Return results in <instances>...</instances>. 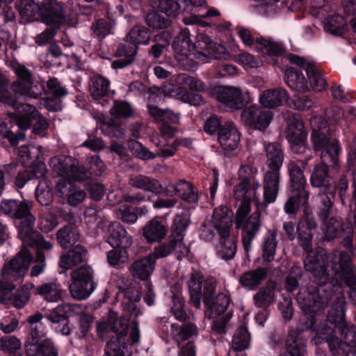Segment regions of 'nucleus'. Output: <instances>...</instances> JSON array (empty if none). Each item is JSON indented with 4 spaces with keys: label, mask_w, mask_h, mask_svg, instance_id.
Wrapping results in <instances>:
<instances>
[{
    "label": "nucleus",
    "mask_w": 356,
    "mask_h": 356,
    "mask_svg": "<svg viewBox=\"0 0 356 356\" xmlns=\"http://www.w3.org/2000/svg\"><path fill=\"white\" fill-rule=\"evenodd\" d=\"M286 138L293 153L301 154L310 152L307 144V132L300 115H295L289 119Z\"/></svg>",
    "instance_id": "15"
},
{
    "label": "nucleus",
    "mask_w": 356,
    "mask_h": 356,
    "mask_svg": "<svg viewBox=\"0 0 356 356\" xmlns=\"http://www.w3.org/2000/svg\"><path fill=\"white\" fill-rule=\"evenodd\" d=\"M110 113L115 118H129L134 116V109L132 105L124 101H115L110 110Z\"/></svg>",
    "instance_id": "57"
},
{
    "label": "nucleus",
    "mask_w": 356,
    "mask_h": 356,
    "mask_svg": "<svg viewBox=\"0 0 356 356\" xmlns=\"http://www.w3.org/2000/svg\"><path fill=\"white\" fill-rule=\"evenodd\" d=\"M250 346V334L247 328L239 327L232 341V346L234 350L241 352L249 348Z\"/></svg>",
    "instance_id": "55"
},
{
    "label": "nucleus",
    "mask_w": 356,
    "mask_h": 356,
    "mask_svg": "<svg viewBox=\"0 0 356 356\" xmlns=\"http://www.w3.org/2000/svg\"><path fill=\"white\" fill-rule=\"evenodd\" d=\"M19 13L22 17L29 22L41 18L48 25H60L65 22L64 4L56 1L43 2L40 5L26 1L22 3Z\"/></svg>",
    "instance_id": "7"
},
{
    "label": "nucleus",
    "mask_w": 356,
    "mask_h": 356,
    "mask_svg": "<svg viewBox=\"0 0 356 356\" xmlns=\"http://www.w3.org/2000/svg\"><path fill=\"white\" fill-rule=\"evenodd\" d=\"M256 47L259 51L269 56L281 55L284 50L281 44L263 37L257 38Z\"/></svg>",
    "instance_id": "53"
},
{
    "label": "nucleus",
    "mask_w": 356,
    "mask_h": 356,
    "mask_svg": "<svg viewBox=\"0 0 356 356\" xmlns=\"http://www.w3.org/2000/svg\"><path fill=\"white\" fill-rule=\"evenodd\" d=\"M110 81L101 75H95L90 78L89 91L95 100H100L107 96Z\"/></svg>",
    "instance_id": "45"
},
{
    "label": "nucleus",
    "mask_w": 356,
    "mask_h": 356,
    "mask_svg": "<svg viewBox=\"0 0 356 356\" xmlns=\"http://www.w3.org/2000/svg\"><path fill=\"white\" fill-rule=\"evenodd\" d=\"M232 317V312H228L222 316L215 318L211 324V333L223 336L227 332V325Z\"/></svg>",
    "instance_id": "61"
},
{
    "label": "nucleus",
    "mask_w": 356,
    "mask_h": 356,
    "mask_svg": "<svg viewBox=\"0 0 356 356\" xmlns=\"http://www.w3.org/2000/svg\"><path fill=\"white\" fill-rule=\"evenodd\" d=\"M56 239L62 248L67 249L76 245L81 239V234L76 227L69 225L58 230Z\"/></svg>",
    "instance_id": "37"
},
{
    "label": "nucleus",
    "mask_w": 356,
    "mask_h": 356,
    "mask_svg": "<svg viewBox=\"0 0 356 356\" xmlns=\"http://www.w3.org/2000/svg\"><path fill=\"white\" fill-rule=\"evenodd\" d=\"M203 278L200 272L195 271L191 274L188 284L191 301L196 308L200 307L202 297L205 305H208L209 299L216 292V286L212 282H205L202 291Z\"/></svg>",
    "instance_id": "16"
},
{
    "label": "nucleus",
    "mask_w": 356,
    "mask_h": 356,
    "mask_svg": "<svg viewBox=\"0 0 356 356\" xmlns=\"http://www.w3.org/2000/svg\"><path fill=\"white\" fill-rule=\"evenodd\" d=\"M267 277V270L264 268H257L243 273L239 282L241 286L250 291L257 289Z\"/></svg>",
    "instance_id": "35"
},
{
    "label": "nucleus",
    "mask_w": 356,
    "mask_h": 356,
    "mask_svg": "<svg viewBox=\"0 0 356 356\" xmlns=\"http://www.w3.org/2000/svg\"><path fill=\"white\" fill-rule=\"evenodd\" d=\"M127 41L132 45L127 46L120 44L115 51V55L122 57L112 62L113 69H122L131 65L136 59L138 44H147L150 39L149 30L143 26H134L126 37Z\"/></svg>",
    "instance_id": "9"
},
{
    "label": "nucleus",
    "mask_w": 356,
    "mask_h": 356,
    "mask_svg": "<svg viewBox=\"0 0 356 356\" xmlns=\"http://www.w3.org/2000/svg\"><path fill=\"white\" fill-rule=\"evenodd\" d=\"M179 83L188 86L190 90L195 92L203 91L205 88L204 83L199 79L191 76L186 74H181L177 77Z\"/></svg>",
    "instance_id": "63"
},
{
    "label": "nucleus",
    "mask_w": 356,
    "mask_h": 356,
    "mask_svg": "<svg viewBox=\"0 0 356 356\" xmlns=\"http://www.w3.org/2000/svg\"><path fill=\"white\" fill-rule=\"evenodd\" d=\"M166 195H177L181 200L190 204H197L199 197L197 190L189 182L179 180L169 184L165 189Z\"/></svg>",
    "instance_id": "23"
},
{
    "label": "nucleus",
    "mask_w": 356,
    "mask_h": 356,
    "mask_svg": "<svg viewBox=\"0 0 356 356\" xmlns=\"http://www.w3.org/2000/svg\"><path fill=\"white\" fill-rule=\"evenodd\" d=\"M190 222L189 217L185 212H182L175 216L172 225V233L170 236L175 238L177 242H182L185 236V231Z\"/></svg>",
    "instance_id": "49"
},
{
    "label": "nucleus",
    "mask_w": 356,
    "mask_h": 356,
    "mask_svg": "<svg viewBox=\"0 0 356 356\" xmlns=\"http://www.w3.org/2000/svg\"><path fill=\"white\" fill-rule=\"evenodd\" d=\"M259 188V181L255 177L251 184H248L241 197L233 195L235 200L241 202L236 210L234 224L236 229H242V243L247 254L252 250V241L261 225L259 209L263 203L257 193Z\"/></svg>",
    "instance_id": "3"
},
{
    "label": "nucleus",
    "mask_w": 356,
    "mask_h": 356,
    "mask_svg": "<svg viewBox=\"0 0 356 356\" xmlns=\"http://www.w3.org/2000/svg\"><path fill=\"white\" fill-rule=\"evenodd\" d=\"M332 202L327 195L321 196L318 216L326 225L327 235L332 236L337 234L341 226L340 220L333 218H329L332 211Z\"/></svg>",
    "instance_id": "25"
},
{
    "label": "nucleus",
    "mask_w": 356,
    "mask_h": 356,
    "mask_svg": "<svg viewBox=\"0 0 356 356\" xmlns=\"http://www.w3.org/2000/svg\"><path fill=\"white\" fill-rule=\"evenodd\" d=\"M258 170L250 164H242L238 170V184L233 188V195L241 197L245 193L248 184H251L254 177L257 176Z\"/></svg>",
    "instance_id": "34"
},
{
    "label": "nucleus",
    "mask_w": 356,
    "mask_h": 356,
    "mask_svg": "<svg viewBox=\"0 0 356 356\" xmlns=\"http://www.w3.org/2000/svg\"><path fill=\"white\" fill-rule=\"evenodd\" d=\"M309 199V193L300 194L299 190L290 188L289 198L284 204V212L289 215L296 214L300 204H305Z\"/></svg>",
    "instance_id": "48"
},
{
    "label": "nucleus",
    "mask_w": 356,
    "mask_h": 356,
    "mask_svg": "<svg viewBox=\"0 0 356 356\" xmlns=\"http://www.w3.org/2000/svg\"><path fill=\"white\" fill-rule=\"evenodd\" d=\"M129 318V316L118 318L115 314H111L108 320L107 328L115 334L111 338H114L118 341H122V343H124L125 341L128 342L129 345H134L140 341V331L138 323H134L131 328L129 337H127Z\"/></svg>",
    "instance_id": "14"
},
{
    "label": "nucleus",
    "mask_w": 356,
    "mask_h": 356,
    "mask_svg": "<svg viewBox=\"0 0 356 356\" xmlns=\"http://www.w3.org/2000/svg\"><path fill=\"white\" fill-rule=\"evenodd\" d=\"M70 248V249L62 254L60 259L59 265L65 270H69L84 262L88 254V250L83 245L77 244Z\"/></svg>",
    "instance_id": "30"
},
{
    "label": "nucleus",
    "mask_w": 356,
    "mask_h": 356,
    "mask_svg": "<svg viewBox=\"0 0 356 356\" xmlns=\"http://www.w3.org/2000/svg\"><path fill=\"white\" fill-rule=\"evenodd\" d=\"M199 45L203 51H196L194 56L202 63L208 62L209 59L221 58L222 54L225 51L223 47L211 42L209 39L208 41L205 40L204 47H202L200 44Z\"/></svg>",
    "instance_id": "39"
},
{
    "label": "nucleus",
    "mask_w": 356,
    "mask_h": 356,
    "mask_svg": "<svg viewBox=\"0 0 356 356\" xmlns=\"http://www.w3.org/2000/svg\"><path fill=\"white\" fill-rule=\"evenodd\" d=\"M175 239V238H172V237L170 236L168 243H162L154 248V252L149 254L154 257L155 261L157 259L166 257L170 255L176 248L182 245V242H177V240Z\"/></svg>",
    "instance_id": "59"
},
{
    "label": "nucleus",
    "mask_w": 356,
    "mask_h": 356,
    "mask_svg": "<svg viewBox=\"0 0 356 356\" xmlns=\"http://www.w3.org/2000/svg\"><path fill=\"white\" fill-rule=\"evenodd\" d=\"M266 154L268 169L280 170L283 163L284 154L280 143H269L266 146Z\"/></svg>",
    "instance_id": "42"
},
{
    "label": "nucleus",
    "mask_w": 356,
    "mask_h": 356,
    "mask_svg": "<svg viewBox=\"0 0 356 356\" xmlns=\"http://www.w3.org/2000/svg\"><path fill=\"white\" fill-rule=\"evenodd\" d=\"M277 229H268V234L264 236L261 245L262 259L266 262H270L274 260L276 253L277 241Z\"/></svg>",
    "instance_id": "43"
},
{
    "label": "nucleus",
    "mask_w": 356,
    "mask_h": 356,
    "mask_svg": "<svg viewBox=\"0 0 356 356\" xmlns=\"http://www.w3.org/2000/svg\"><path fill=\"white\" fill-rule=\"evenodd\" d=\"M289 99L287 90L282 87L261 91L259 103L264 108H275L286 104Z\"/></svg>",
    "instance_id": "22"
},
{
    "label": "nucleus",
    "mask_w": 356,
    "mask_h": 356,
    "mask_svg": "<svg viewBox=\"0 0 356 356\" xmlns=\"http://www.w3.org/2000/svg\"><path fill=\"white\" fill-rule=\"evenodd\" d=\"M35 289V295L40 296L47 302H56L61 299L63 289L61 284L56 279L42 283Z\"/></svg>",
    "instance_id": "31"
},
{
    "label": "nucleus",
    "mask_w": 356,
    "mask_h": 356,
    "mask_svg": "<svg viewBox=\"0 0 356 356\" xmlns=\"http://www.w3.org/2000/svg\"><path fill=\"white\" fill-rule=\"evenodd\" d=\"M155 264L154 257L148 254L143 258L134 261L130 266V272L135 278L147 280L152 274L155 268Z\"/></svg>",
    "instance_id": "33"
},
{
    "label": "nucleus",
    "mask_w": 356,
    "mask_h": 356,
    "mask_svg": "<svg viewBox=\"0 0 356 356\" xmlns=\"http://www.w3.org/2000/svg\"><path fill=\"white\" fill-rule=\"evenodd\" d=\"M334 257L338 263L332 264L331 270H328L329 273L332 272L330 277L333 276L332 280L335 279L337 282H343L349 288V299L353 304H356V271L351 258L344 251Z\"/></svg>",
    "instance_id": "10"
},
{
    "label": "nucleus",
    "mask_w": 356,
    "mask_h": 356,
    "mask_svg": "<svg viewBox=\"0 0 356 356\" xmlns=\"http://www.w3.org/2000/svg\"><path fill=\"white\" fill-rule=\"evenodd\" d=\"M147 109L149 115L155 120L156 122L161 124H175L179 120L178 114L173 113L170 110L161 109L156 106L148 104Z\"/></svg>",
    "instance_id": "46"
},
{
    "label": "nucleus",
    "mask_w": 356,
    "mask_h": 356,
    "mask_svg": "<svg viewBox=\"0 0 356 356\" xmlns=\"http://www.w3.org/2000/svg\"><path fill=\"white\" fill-rule=\"evenodd\" d=\"M25 248L30 253L31 256H32V254L31 253L29 248H35L37 249V255L35 258V261L38 263L35 264L31 270V277H38L40 274H42L44 272V270L46 268V262H45V257L42 252V250H51L52 247L50 249L38 247L35 245L32 244H26ZM33 259V257H31V259L30 261H31ZM31 262H29L30 264Z\"/></svg>",
    "instance_id": "56"
},
{
    "label": "nucleus",
    "mask_w": 356,
    "mask_h": 356,
    "mask_svg": "<svg viewBox=\"0 0 356 356\" xmlns=\"http://www.w3.org/2000/svg\"><path fill=\"white\" fill-rule=\"evenodd\" d=\"M172 47L176 53L177 60L188 70H193L195 66L188 65L192 62L188 58L190 51L193 49V44L190 38V31L188 29L180 31L179 35L175 38L172 43Z\"/></svg>",
    "instance_id": "19"
},
{
    "label": "nucleus",
    "mask_w": 356,
    "mask_h": 356,
    "mask_svg": "<svg viewBox=\"0 0 356 356\" xmlns=\"http://www.w3.org/2000/svg\"><path fill=\"white\" fill-rule=\"evenodd\" d=\"M241 94V90L234 86L219 87L216 92L217 100L232 111L242 108Z\"/></svg>",
    "instance_id": "26"
},
{
    "label": "nucleus",
    "mask_w": 356,
    "mask_h": 356,
    "mask_svg": "<svg viewBox=\"0 0 356 356\" xmlns=\"http://www.w3.org/2000/svg\"><path fill=\"white\" fill-rule=\"evenodd\" d=\"M54 171L68 181H83L89 178L88 170L79 165L78 161L70 156L59 155L50 160Z\"/></svg>",
    "instance_id": "13"
},
{
    "label": "nucleus",
    "mask_w": 356,
    "mask_h": 356,
    "mask_svg": "<svg viewBox=\"0 0 356 356\" xmlns=\"http://www.w3.org/2000/svg\"><path fill=\"white\" fill-rule=\"evenodd\" d=\"M310 123L314 149L316 152L322 151L321 159L326 166L337 167L341 147L339 140L332 136L327 122L321 116H314L312 118Z\"/></svg>",
    "instance_id": "5"
},
{
    "label": "nucleus",
    "mask_w": 356,
    "mask_h": 356,
    "mask_svg": "<svg viewBox=\"0 0 356 356\" xmlns=\"http://www.w3.org/2000/svg\"><path fill=\"white\" fill-rule=\"evenodd\" d=\"M230 303V297L225 293H220L212 305L208 303L207 314L209 318H214L225 315Z\"/></svg>",
    "instance_id": "44"
},
{
    "label": "nucleus",
    "mask_w": 356,
    "mask_h": 356,
    "mask_svg": "<svg viewBox=\"0 0 356 356\" xmlns=\"http://www.w3.org/2000/svg\"><path fill=\"white\" fill-rule=\"evenodd\" d=\"M254 305L257 307L268 306L275 301V292L273 288L270 286L260 289L254 296Z\"/></svg>",
    "instance_id": "60"
},
{
    "label": "nucleus",
    "mask_w": 356,
    "mask_h": 356,
    "mask_svg": "<svg viewBox=\"0 0 356 356\" xmlns=\"http://www.w3.org/2000/svg\"><path fill=\"white\" fill-rule=\"evenodd\" d=\"M288 58L290 63L296 64L305 70L307 78L310 81L311 87L314 90L319 92L327 88V81L321 75L314 62H309L296 54L289 55Z\"/></svg>",
    "instance_id": "18"
},
{
    "label": "nucleus",
    "mask_w": 356,
    "mask_h": 356,
    "mask_svg": "<svg viewBox=\"0 0 356 356\" xmlns=\"http://www.w3.org/2000/svg\"><path fill=\"white\" fill-rule=\"evenodd\" d=\"M312 158L309 155L305 160H293L289 163V172L291 180L290 188L299 190L300 194L305 195L306 179L304 175V170L306 169L309 160Z\"/></svg>",
    "instance_id": "21"
},
{
    "label": "nucleus",
    "mask_w": 356,
    "mask_h": 356,
    "mask_svg": "<svg viewBox=\"0 0 356 356\" xmlns=\"http://www.w3.org/2000/svg\"><path fill=\"white\" fill-rule=\"evenodd\" d=\"M152 6L169 17H175L181 10L179 0H152Z\"/></svg>",
    "instance_id": "54"
},
{
    "label": "nucleus",
    "mask_w": 356,
    "mask_h": 356,
    "mask_svg": "<svg viewBox=\"0 0 356 356\" xmlns=\"http://www.w3.org/2000/svg\"><path fill=\"white\" fill-rule=\"evenodd\" d=\"M218 140L225 150L231 152L238 147L241 134L233 123L227 122L220 130Z\"/></svg>",
    "instance_id": "28"
},
{
    "label": "nucleus",
    "mask_w": 356,
    "mask_h": 356,
    "mask_svg": "<svg viewBox=\"0 0 356 356\" xmlns=\"http://www.w3.org/2000/svg\"><path fill=\"white\" fill-rule=\"evenodd\" d=\"M35 286L32 283H26L15 291L11 296L8 302L11 303L15 307L21 309L24 307L29 301L31 296V291L34 289Z\"/></svg>",
    "instance_id": "50"
},
{
    "label": "nucleus",
    "mask_w": 356,
    "mask_h": 356,
    "mask_svg": "<svg viewBox=\"0 0 356 356\" xmlns=\"http://www.w3.org/2000/svg\"><path fill=\"white\" fill-rule=\"evenodd\" d=\"M31 259L30 253L23 248L14 258L3 265L1 273V278H0L1 303L8 302L10 293L15 289L13 282H22L27 273Z\"/></svg>",
    "instance_id": "6"
},
{
    "label": "nucleus",
    "mask_w": 356,
    "mask_h": 356,
    "mask_svg": "<svg viewBox=\"0 0 356 356\" xmlns=\"http://www.w3.org/2000/svg\"><path fill=\"white\" fill-rule=\"evenodd\" d=\"M27 349L29 356H58V350L51 339H44L40 345Z\"/></svg>",
    "instance_id": "51"
},
{
    "label": "nucleus",
    "mask_w": 356,
    "mask_h": 356,
    "mask_svg": "<svg viewBox=\"0 0 356 356\" xmlns=\"http://www.w3.org/2000/svg\"><path fill=\"white\" fill-rule=\"evenodd\" d=\"M168 224L161 216H156L143 228V236L148 243L161 241L167 235Z\"/></svg>",
    "instance_id": "24"
},
{
    "label": "nucleus",
    "mask_w": 356,
    "mask_h": 356,
    "mask_svg": "<svg viewBox=\"0 0 356 356\" xmlns=\"http://www.w3.org/2000/svg\"><path fill=\"white\" fill-rule=\"evenodd\" d=\"M128 342L122 343L114 338H111L106 344L105 353L106 356H131V350H128Z\"/></svg>",
    "instance_id": "58"
},
{
    "label": "nucleus",
    "mask_w": 356,
    "mask_h": 356,
    "mask_svg": "<svg viewBox=\"0 0 356 356\" xmlns=\"http://www.w3.org/2000/svg\"><path fill=\"white\" fill-rule=\"evenodd\" d=\"M44 334L42 330V325L31 326L29 337L25 343L26 350L27 351V349L32 348L31 346H36L40 345L44 340Z\"/></svg>",
    "instance_id": "62"
},
{
    "label": "nucleus",
    "mask_w": 356,
    "mask_h": 356,
    "mask_svg": "<svg viewBox=\"0 0 356 356\" xmlns=\"http://www.w3.org/2000/svg\"><path fill=\"white\" fill-rule=\"evenodd\" d=\"M128 184L134 188L156 195L165 193L163 187L158 179L143 174L131 175L128 179Z\"/></svg>",
    "instance_id": "27"
},
{
    "label": "nucleus",
    "mask_w": 356,
    "mask_h": 356,
    "mask_svg": "<svg viewBox=\"0 0 356 356\" xmlns=\"http://www.w3.org/2000/svg\"><path fill=\"white\" fill-rule=\"evenodd\" d=\"M241 117L244 124L250 128L265 131L273 120L274 115L272 111L254 104L243 110Z\"/></svg>",
    "instance_id": "17"
},
{
    "label": "nucleus",
    "mask_w": 356,
    "mask_h": 356,
    "mask_svg": "<svg viewBox=\"0 0 356 356\" xmlns=\"http://www.w3.org/2000/svg\"><path fill=\"white\" fill-rule=\"evenodd\" d=\"M302 330H291L286 340V353L280 356H305L307 353L306 344L300 337Z\"/></svg>",
    "instance_id": "32"
},
{
    "label": "nucleus",
    "mask_w": 356,
    "mask_h": 356,
    "mask_svg": "<svg viewBox=\"0 0 356 356\" xmlns=\"http://www.w3.org/2000/svg\"><path fill=\"white\" fill-rule=\"evenodd\" d=\"M316 227L313 215L306 210L303 219L299 222L296 228L299 244L307 253L304 259L305 269L313 275L315 282L318 285V287L312 286L301 290L298 293V305L305 312L316 311L323 307L327 302V297L320 302L316 300V297L323 298V293L332 289L331 286L334 285V283L327 284L330 277L328 268L333 264L332 258L326 254L323 248H317L315 251L312 250V230Z\"/></svg>",
    "instance_id": "1"
},
{
    "label": "nucleus",
    "mask_w": 356,
    "mask_h": 356,
    "mask_svg": "<svg viewBox=\"0 0 356 356\" xmlns=\"http://www.w3.org/2000/svg\"><path fill=\"white\" fill-rule=\"evenodd\" d=\"M310 182L313 187L331 191L332 181L327 166L316 165L311 174Z\"/></svg>",
    "instance_id": "41"
},
{
    "label": "nucleus",
    "mask_w": 356,
    "mask_h": 356,
    "mask_svg": "<svg viewBox=\"0 0 356 356\" xmlns=\"http://www.w3.org/2000/svg\"><path fill=\"white\" fill-rule=\"evenodd\" d=\"M17 76L10 89L17 97L36 99L42 94L44 86L42 84L34 83L33 76L29 69L22 65L17 64L14 67Z\"/></svg>",
    "instance_id": "12"
},
{
    "label": "nucleus",
    "mask_w": 356,
    "mask_h": 356,
    "mask_svg": "<svg viewBox=\"0 0 356 356\" xmlns=\"http://www.w3.org/2000/svg\"><path fill=\"white\" fill-rule=\"evenodd\" d=\"M18 108L15 109L21 113L16 116V124L21 129L26 130L30 127L32 122L38 117V111L34 106L29 104L18 103Z\"/></svg>",
    "instance_id": "38"
},
{
    "label": "nucleus",
    "mask_w": 356,
    "mask_h": 356,
    "mask_svg": "<svg viewBox=\"0 0 356 356\" xmlns=\"http://www.w3.org/2000/svg\"><path fill=\"white\" fill-rule=\"evenodd\" d=\"M108 243L113 248L127 249L132 244V236L120 223L113 222L108 226Z\"/></svg>",
    "instance_id": "29"
},
{
    "label": "nucleus",
    "mask_w": 356,
    "mask_h": 356,
    "mask_svg": "<svg viewBox=\"0 0 356 356\" xmlns=\"http://www.w3.org/2000/svg\"><path fill=\"white\" fill-rule=\"evenodd\" d=\"M347 26V21L340 15L329 16L324 22L325 31L333 35L342 34Z\"/></svg>",
    "instance_id": "52"
},
{
    "label": "nucleus",
    "mask_w": 356,
    "mask_h": 356,
    "mask_svg": "<svg viewBox=\"0 0 356 356\" xmlns=\"http://www.w3.org/2000/svg\"><path fill=\"white\" fill-rule=\"evenodd\" d=\"M286 83L297 91H306L308 90L307 79L300 70L296 67H289L284 74Z\"/></svg>",
    "instance_id": "40"
},
{
    "label": "nucleus",
    "mask_w": 356,
    "mask_h": 356,
    "mask_svg": "<svg viewBox=\"0 0 356 356\" xmlns=\"http://www.w3.org/2000/svg\"><path fill=\"white\" fill-rule=\"evenodd\" d=\"M170 332L172 339L179 344L193 337H197L198 335V328L195 324L192 323L181 325L172 323Z\"/></svg>",
    "instance_id": "36"
},
{
    "label": "nucleus",
    "mask_w": 356,
    "mask_h": 356,
    "mask_svg": "<svg viewBox=\"0 0 356 356\" xmlns=\"http://www.w3.org/2000/svg\"><path fill=\"white\" fill-rule=\"evenodd\" d=\"M47 93L56 99H60L67 95V88L62 86L56 78L49 79L47 82Z\"/></svg>",
    "instance_id": "64"
},
{
    "label": "nucleus",
    "mask_w": 356,
    "mask_h": 356,
    "mask_svg": "<svg viewBox=\"0 0 356 356\" xmlns=\"http://www.w3.org/2000/svg\"><path fill=\"white\" fill-rule=\"evenodd\" d=\"M29 202L16 200H3L0 204V211L8 216L21 220L18 226V236L22 241V248H26V244H32L38 247L50 249L53 244L47 241L37 232H34L35 218L31 213Z\"/></svg>",
    "instance_id": "4"
},
{
    "label": "nucleus",
    "mask_w": 356,
    "mask_h": 356,
    "mask_svg": "<svg viewBox=\"0 0 356 356\" xmlns=\"http://www.w3.org/2000/svg\"><path fill=\"white\" fill-rule=\"evenodd\" d=\"M322 296L323 298L316 297V300L320 302L325 300L327 296V302L319 310L305 312L301 309L305 314H312L308 327L315 334L314 343L318 344L327 342L330 350L334 356H348L350 350L348 343L346 341L343 342L334 336L333 330L326 324L322 323L321 321L318 318L330 302L331 310L328 312V320L332 323L342 321L346 312V300L341 285H333L332 289L327 291L326 293H323Z\"/></svg>",
    "instance_id": "2"
},
{
    "label": "nucleus",
    "mask_w": 356,
    "mask_h": 356,
    "mask_svg": "<svg viewBox=\"0 0 356 356\" xmlns=\"http://www.w3.org/2000/svg\"><path fill=\"white\" fill-rule=\"evenodd\" d=\"M280 170L268 169L263 178V204L267 207L276 201L280 185Z\"/></svg>",
    "instance_id": "20"
},
{
    "label": "nucleus",
    "mask_w": 356,
    "mask_h": 356,
    "mask_svg": "<svg viewBox=\"0 0 356 356\" xmlns=\"http://www.w3.org/2000/svg\"><path fill=\"white\" fill-rule=\"evenodd\" d=\"M227 211V207H218L213 210L212 216L213 227L220 236V242L216 246V254L224 260L233 259L236 252V241L229 236L232 220Z\"/></svg>",
    "instance_id": "8"
},
{
    "label": "nucleus",
    "mask_w": 356,
    "mask_h": 356,
    "mask_svg": "<svg viewBox=\"0 0 356 356\" xmlns=\"http://www.w3.org/2000/svg\"><path fill=\"white\" fill-rule=\"evenodd\" d=\"M75 305L62 303L50 310L46 315V318L51 323H59L67 321L68 318L75 312Z\"/></svg>",
    "instance_id": "47"
},
{
    "label": "nucleus",
    "mask_w": 356,
    "mask_h": 356,
    "mask_svg": "<svg viewBox=\"0 0 356 356\" xmlns=\"http://www.w3.org/2000/svg\"><path fill=\"white\" fill-rule=\"evenodd\" d=\"M71 282L69 291L74 299L83 300L88 298L96 288L94 281V270L88 265H82L70 273Z\"/></svg>",
    "instance_id": "11"
}]
</instances>
